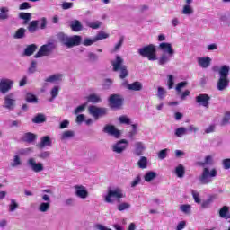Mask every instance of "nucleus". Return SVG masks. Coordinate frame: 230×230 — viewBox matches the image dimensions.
Masks as SVG:
<instances>
[{"instance_id":"obj_1","label":"nucleus","mask_w":230,"mask_h":230,"mask_svg":"<svg viewBox=\"0 0 230 230\" xmlns=\"http://www.w3.org/2000/svg\"><path fill=\"white\" fill-rule=\"evenodd\" d=\"M124 64L125 60L119 55H117L115 59L111 61L114 73H119V76L121 80H125V78L128 76V69H127V66Z\"/></svg>"},{"instance_id":"obj_2","label":"nucleus","mask_w":230,"mask_h":230,"mask_svg":"<svg viewBox=\"0 0 230 230\" xmlns=\"http://www.w3.org/2000/svg\"><path fill=\"white\" fill-rule=\"evenodd\" d=\"M58 39L63 46L66 48H75V46H80L82 44V36L74 35V36H67L64 32H59L58 34Z\"/></svg>"},{"instance_id":"obj_3","label":"nucleus","mask_w":230,"mask_h":230,"mask_svg":"<svg viewBox=\"0 0 230 230\" xmlns=\"http://www.w3.org/2000/svg\"><path fill=\"white\" fill-rule=\"evenodd\" d=\"M123 190L120 188H109L108 193L104 197V200L108 204H114V202H121V199H123Z\"/></svg>"},{"instance_id":"obj_4","label":"nucleus","mask_w":230,"mask_h":230,"mask_svg":"<svg viewBox=\"0 0 230 230\" xmlns=\"http://www.w3.org/2000/svg\"><path fill=\"white\" fill-rule=\"evenodd\" d=\"M218 175V172L215 168L209 171V168L204 167L201 174L199 177V181L200 184H211L213 182V179Z\"/></svg>"},{"instance_id":"obj_5","label":"nucleus","mask_w":230,"mask_h":230,"mask_svg":"<svg viewBox=\"0 0 230 230\" xmlns=\"http://www.w3.org/2000/svg\"><path fill=\"white\" fill-rule=\"evenodd\" d=\"M137 51L140 57H143L144 58H147V60H150V61L157 60V55L155 54L157 50L155 47L152 44L142 47L138 49Z\"/></svg>"},{"instance_id":"obj_6","label":"nucleus","mask_w":230,"mask_h":230,"mask_svg":"<svg viewBox=\"0 0 230 230\" xmlns=\"http://www.w3.org/2000/svg\"><path fill=\"white\" fill-rule=\"evenodd\" d=\"M124 100L125 99H123V96H121L120 94H111L108 100L109 106L111 107V109H115L116 111H118L121 109V107H123Z\"/></svg>"},{"instance_id":"obj_7","label":"nucleus","mask_w":230,"mask_h":230,"mask_svg":"<svg viewBox=\"0 0 230 230\" xmlns=\"http://www.w3.org/2000/svg\"><path fill=\"white\" fill-rule=\"evenodd\" d=\"M56 46L53 42H48L45 45H42L39 51L35 54V58H40V57H49L50 53H53V49H55Z\"/></svg>"},{"instance_id":"obj_8","label":"nucleus","mask_w":230,"mask_h":230,"mask_svg":"<svg viewBox=\"0 0 230 230\" xmlns=\"http://www.w3.org/2000/svg\"><path fill=\"white\" fill-rule=\"evenodd\" d=\"M88 112L94 118V119H99L103 116H107V108H99L96 106H89Z\"/></svg>"},{"instance_id":"obj_9","label":"nucleus","mask_w":230,"mask_h":230,"mask_svg":"<svg viewBox=\"0 0 230 230\" xmlns=\"http://www.w3.org/2000/svg\"><path fill=\"white\" fill-rule=\"evenodd\" d=\"M27 164L29 168L34 172V173H40V172H44V164L37 163V160H35L33 157L27 160Z\"/></svg>"},{"instance_id":"obj_10","label":"nucleus","mask_w":230,"mask_h":230,"mask_svg":"<svg viewBox=\"0 0 230 230\" xmlns=\"http://www.w3.org/2000/svg\"><path fill=\"white\" fill-rule=\"evenodd\" d=\"M17 105V99H15V95L13 93H10L4 97V109L7 111H13Z\"/></svg>"},{"instance_id":"obj_11","label":"nucleus","mask_w":230,"mask_h":230,"mask_svg":"<svg viewBox=\"0 0 230 230\" xmlns=\"http://www.w3.org/2000/svg\"><path fill=\"white\" fill-rule=\"evenodd\" d=\"M122 87L128 89V91H143V84L141 82L136 81L134 83L128 84V81H124L121 84Z\"/></svg>"},{"instance_id":"obj_12","label":"nucleus","mask_w":230,"mask_h":230,"mask_svg":"<svg viewBox=\"0 0 230 230\" xmlns=\"http://www.w3.org/2000/svg\"><path fill=\"white\" fill-rule=\"evenodd\" d=\"M212 71L215 73L218 72L219 78H229V65H223L220 68H218V66H213Z\"/></svg>"},{"instance_id":"obj_13","label":"nucleus","mask_w":230,"mask_h":230,"mask_svg":"<svg viewBox=\"0 0 230 230\" xmlns=\"http://www.w3.org/2000/svg\"><path fill=\"white\" fill-rule=\"evenodd\" d=\"M75 195L78 197V199H87L89 197V191L87 188L84 185H75Z\"/></svg>"},{"instance_id":"obj_14","label":"nucleus","mask_w":230,"mask_h":230,"mask_svg":"<svg viewBox=\"0 0 230 230\" xmlns=\"http://www.w3.org/2000/svg\"><path fill=\"white\" fill-rule=\"evenodd\" d=\"M128 145V142L126 139L119 140L112 146V151L115 152V154H123V152L127 150Z\"/></svg>"},{"instance_id":"obj_15","label":"nucleus","mask_w":230,"mask_h":230,"mask_svg":"<svg viewBox=\"0 0 230 230\" xmlns=\"http://www.w3.org/2000/svg\"><path fill=\"white\" fill-rule=\"evenodd\" d=\"M210 100L211 97H209V95L206 93H201L196 96V103H199V105H201V107H205L206 109L209 107Z\"/></svg>"},{"instance_id":"obj_16","label":"nucleus","mask_w":230,"mask_h":230,"mask_svg":"<svg viewBox=\"0 0 230 230\" xmlns=\"http://www.w3.org/2000/svg\"><path fill=\"white\" fill-rule=\"evenodd\" d=\"M158 49L165 55H175V50H173V45L168 42H162L158 46Z\"/></svg>"},{"instance_id":"obj_17","label":"nucleus","mask_w":230,"mask_h":230,"mask_svg":"<svg viewBox=\"0 0 230 230\" xmlns=\"http://www.w3.org/2000/svg\"><path fill=\"white\" fill-rule=\"evenodd\" d=\"M13 87V81L10 79H1L0 81V93L6 94L10 89Z\"/></svg>"},{"instance_id":"obj_18","label":"nucleus","mask_w":230,"mask_h":230,"mask_svg":"<svg viewBox=\"0 0 230 230\" xmlns=\"http://www.w3.org/2000/svg\"><path fill=\"white\" fill-rule=\"evenodd\" d=\"M102 132H104L105 134H109V136H113V137L117 138L121 136V132H119V130H118V128H116V127L112 125H106L103 128Z\"/></svg>"},{"instance_id":"obj_19","label":"nucleus","mask_w":230,"mask_h":230,"mask_svg":"<svg viewBox=\"0 0 230 230\" xmlns=\"http://www.w3.org/2000/svg\"><path fill=\"white\" fill-rule=\"evenodd\" d=\"M229 78L219 77L217 83V91H226L229 87Z\"/></svg>"},{"instance_id":"obj_20","label":"nucleus","mask_w":230,"mask_h":230,"mask_svg":"<svg viewBox=\"0 0 230 230\" xmlns=\"http://www.w3.org/2000/svg\"><path fill=\"white\" fill-rule=\"evenodd\" d=\"M46 146H53V141L49 136H44L38 144V148H46Z\"/></svg>"},{"instance_id":"obj_21","label":"nucleus","mask_w":230,"mask_h":230,"mask_svg":"<svg viewBox=\"0 0 230 230\" xmlns=\"http://www.w3.org/2000/svg\"><path fill=\"white\" fill-rule=\"evenodd\" d=\"M197 60L199 66L203 69H208V67L211 66V58L209 57L198 58Z\"/></svg>"},{"instance_id":"obj_22","label":"nucleus","mask_w":230,"mask_h":230,"mask_svg":"<svg viewBox=\"0 0 230 230\" xmlns=\"http://www.w3.org/2000/svg\"><path fill=\"white\" fill-rule=\"evenodd\" d=\"M146 150V147L145 146V144L143 142H136L135 143V155H137L140 157V155H143V153Z\"/></svg>"},{"instance_id":"obj_23","label":"nucleus","mask_w":230,"mask_h":230,"mask_svg":"<svg viewBox=\"0 0 230 230\" xmlns=\"http://www.w3.org/2000/svg\"><path fill=\"white\" fill-rule=\"evenodd\" d=\"M174 173L176 177H178L179 179H182V177H184V175L186 174V168H184V165L179 164L175 167Z\"/></svg>"},{"instance_id":"obj_24","label":"nucleus","mask_w":230,"mask_h":230,"mask_svg":"<svg viewBox=\"0 0 230 230\" xmlns=\"http://www.w3.org/2000/svg\"><path fill=\"white\" fill-rule=\"evenodd\" d=\"M172 57H173V55H170V54H162L160 56V58H158V64L159 66H165V64H168V62H170Z\"/></svg>"},{"instance_id":"obj_25","label":"nucleus","mask_w":230,"mask_h":230,"mask_svg":"<svg viewBox=\"0 0 230 230\" xmlns=\"http://www.w3.org/2000/svg\"><path fill=\"white\" fill-rule=\"evenodd\" d=\"M35 51H37V45L31 44L25 48L23 55H25V57H31V55H33Z\"/></svg>"},{"instance_id":"obj_26","label":"nucleus","mask_w":230,"mask_h":230,"mask_svg":"<svg viewBox=\"0 0 230 230\" xmlns=\"http://www.w3.org/2000/svg\"><path fill=\"white\" fill-rule=\"evenodd\" d=\"M51 208V203L50 202H41L38 206V211L40 213H48Z\"/></svg>"},{"instance_id":"obj_27","label":"nucleus","mask_w":230,"mask_h":230,"mask_svg":"<svg viewBox=\"0 0 230 230\" xmlns=\"http://www.w3.org/2000/svg\"><path fill=\"white\" fill-rule=\"evenodd\" d=\"M125 42V38L120 37L119 41L114 45V47L110 50V53H118L123 46V43Z\"/></svg>"},{"instance_id":"obj_28","label":"nucleus","mask_w":230,"mask_h":230,"mask_svg":"<svg viewBox=\"0 0 230 230\" xmlns=\"http://www.w3.org/2000/svg\"><path fill=\"white\" fill-rule=\"evenodd\" d=\"M73 137H75V131L66 130L61 134L60 139L61 141H67L69 139H73Z\"/></svg>"},{"instance_id":"obj_29","label":"nucleus","mask_w":230,"mask_h":230,"mask_svg":"<svg viewBox=\"0 0 230 230\" xmlns=\"http://www.w3.org/2000/svg\"><path fill=\"white\" fill-rule=\"evenodd\" d=\"M10 9L8 7H1L0 8V21H6L10 19L9 14Z\"/></svg>"},{"instance_id":"obj_30","label":"nucleus","mask_w":230,"mask_h":230,"mask_svg":"<svg viewBox=\"0 0 230 230\" xmlns=\"http://www.w3.org/2000/svg\"><path fill=\"white\" fill-rule=\"evenodd\" d=\"M227 125H230V111H226L220 121L221 127H227Z\"/></svg>"},{"instance_id":"obj_31","label":"nucleus","mask_w":230,"mask_h":230,"mask_svg":"<svg viewBox=\"0 0 230 230\" xmlns=\"http://www.w3.org/2000/svg\"><path fill=\"white\" fill-rule=\"evenodd\" d=\"M11 166L12 168L22 166V160H21V156H19V155L15 154V155L13 158V161L11 162Z\"/></svg>"},{"instance_id":"obj_32","label":"nucleus","mask_w":230,"mask_h":230,"mask_svg":"<svg viewBox=\"0 0 230 230\" xmlns=\"http://www.w3.org/2000/svg\"><path fill=\"white\" fill-rule=\"evenodd\" d=\"M156 177L157 172L154 171H149L144 175V180L146 181V182H152V181H154V179H155Z\"/></svg>"},{"instance_id":"obj_33","label":"nucleus","mask_w":230,"mask_h":230,"mask_svg":"<svg viewBox=\"0 0 230 230\" xmlns=\"http://www.w3.org/2000/svg\"><path fill=\"white\" fill-rule=\"evenodd\" d=\"M199 166H213L214 162H213V156L211 155H207L205 157L204 162H199L198 163Z\"/></svg>"},{"instance_id":"obj_34","label":"nucleus","mask_w":230,"mask_h":230,"mask_svg":"<svg viewBox=\"0 0 230 230\" xmlns=\"http://www.w3.org/2000/svg\"><path fill=\"white\" fill-rule=\"evenodd\" d=\"M70 28L72 31H82V23L78 20H75L71 22Z\"/></svg>"},{"instance_id":"obj_35","label":"nucleus","mask_w":230,"mask_h":230,"mask_svg":"<svg viewBox=\"0 0 230 230\" xmlns=\"http://www.w3.org/2000/svg\"><path fill=\"white\" fill-rule=\"evenodd\" d=\"M137 166L141 168V170H145L148 166V158L141 156L137 162Z\"/></svg>"},{"instance_id":"obj_36","label":"nucleus","mask_w":230,"mask_h":230,"mask_svg":"<svg viewBox=\"0 0 230 230\" xmlns=\"http://www.w3.org/2000/svg\"><path fill=\"white\" fill-rule=\"evenodd\" d=\"M39 28V21H31L28 26V31L30 33H35Z\"/></svg>"},{"instance_id":"obj_37","label":"nucleus","mask_w":230,"mask_h":230,"mask_svg":"<svg viewBox=\"0 0 230 230\" xmlns=\"http://www.w3.org/2000/svg\"><path fill=\"white\" fill-rule=\"evenodd\" d=\"M193 7L190 4L183 5L181 13L183 15H193Z\"/></svg>"},{"instance_id":"obj_38","label":"nucleus","mask_w":230,"mask_h":230,"mask_svg":"<svg viewBox=\"0 0 230 230\" xmlns=\"http://www.w3.org/2000/svg\"><path fill=\"white\" fill-rule=\"evenodd\" d=\"M168 93V92L166 91V89L159 86L157 88V93L156 96L158 98V100H164L166 98V94Z\"/></svg>"},{"instance_id":"obj_39","label":"nucleus","mask_w":230,"mask_h":230,"mask_svg":"<svg viewBox=\"0 0 230 230\" xmlns=\"http://www.w3.org/2000/svg\"><path fill=\"white\" fill-rule=\"evenodd\" d=\"M85 24H86V26H88V28H92V30H98V28H101V26H102V22H100V21H95V22L86 21Z\"/></svg>"},{"instance_id":"obj_40","label":"nucleus","mask_w":230,"mask_h":230,"mask_svg":"<svg viewBox=\"0 0 230 230\" xmlns=\"http://www.w3.org/2000/svg\"><path fill=\"white\" fill-rule=\"evenodd\" d=\"M26 37V29L20 28L13 34V39H24Z\"/></svg>"},{"instance_id":"obj_41","label":"nucleus","mask_w":230,"mask_h":230,"mask_svg":"<svg viewBox=\"0 0 230 230\" xmlns=\"http://www.w3.org/2000/svg\"><path fill=\"white\" fill-rule=\"evenodd\" d=\"M46 121V116L42 113H39L37 116H35L32 119V123L40 124L45 123Z\"/></svg>"},{"instance_id":"obj_42","label":"nucleus","mask_w":230,"mask_h":230,"mask_svg":"<svg viewBox=\"0 0 230 230\" xmlns=\"http://www.w3.org/2000/svg\"><path fill=\"white\" fill-rule=\"evenodd\" d=\"M63 75H60V74H58V75H50L49 77H48L45 82H50V83H53V82H62V78H63Z\"/></svg>"},{"instance_id":"obj_43","label":"nucleus","mask_w":230,"mask_h":230,"mask_svg":"<svg viewBox=\"0 0 230 230\" xmlns=\"http://www.w3.org/2000/svg\"><path fill=\"white\" fill-rule=\"evenodd\" d=\"M19 18L22 19L23 24H28L30 21L31 20V13H19Z\"/></svg>"},{"instance_id":"obj_44","label":"nucleus","mask_w":230,"mask_h":230,"mask_svg":"<svg viewBox=\"0 0 230 230\" xmlns=\"http://www.w3.org/2000/svg\"><path fill=\"white\" fill-rule=\"evenodd\" d=\"M180 211H181V213H184V215H191V205L190 204L181 205Z\"/></svg>"},{"instance_id":"obj_45","label":"nucleus","mask_w":230,"mask_h":230,"mask_svg":"<svg viewBox=\"0 0 230 230\" xmlns=\"http://www.w3.org/2000/svg\"><path fill=\"white\" fill-rule=\"evenodd\" d=\"M137 127H139V124H131L132 130L128 133L129 139H134V137L137 136Z\"/></svg>"},{"instance_id":"obj_46","label":"nucleus","mask_w":230,"mask_h":230,"mask_svg":"<svg viewBox=\"0 0 230 230\" xmlns=\"http://www.w3.org/2000/svg\"><path fill=\"white\" fill-rule=\"evenodd\" d=\"M118 119L121 125H132V120L127 115H122Z\"/></svg>"},{"instance_id":"obj_47","label":"nucleus","mask_w":230,"mask_h":230,"mask_svg":"<svg viewBox=\"0 0 230 230\" xmlns=\"http://www.w3.org/2000/svg\"><path fill=\"white\" fill-rule=\"evenodd\" d=\"M16 209H19V203L16 199H12L9 204V212L13 213Z\"/></svg>"},{"instance_id":"obj_48","label":"nucleus","mask_w":230,"mask_h":230,"mask_svg":"<svg viewBox=\"0 0 230 230\" xmlns=\"http://www.w3.org/2000/svg\"><path fill=\"white\" fill-rule=\"evenodd\" d=\"M59 91H60L59 86H54L50 91L51 98L49 99V102H53V100H55V98H57V96H58Z\"/></svg>"},{"instance_id":"obj_49","label":"nucleus","mask_w":230,"mask_h":230,"mask_svg":"<svg viewBox=\"0 0 230 230\" xmlns=\"http://www.w3.org/2000/svg\"><path fill=\"white\" fill-rule=\"evenodd\" d=\"M174 134L177 137H182V136H185V134H188V129L184 127H181L175 129Z\"/></svg>"},{"instance_id":"obj_50","label":"nucleus","mask_w":230,"mask_h":230,"mask_svg":"<svg viewBox=\"0 0 230 230\" xmlns=\"http://www.w3.org/2000/svg\"><path fill=\"white\" fill-rule=\"evenodd\" d=\"M24 139L27 143H33V141H35V139H37V135L33 134V133H26L24 135Z\"/></svg>"},{"instance_id":"obj_51","label":"nucleus","mask_w":230,"mask_h":230,"mask_svg":"<svg viewBox=\"0 0 230 230\" xmlns=\"http://www.w3.org/2000/svg\"><path fill=\"white\" fill-rule=\"evenodd\" d=\"M229 213V207L224 206L223 208H220L219 210V217L221 218H227V214Z\"/></svg>"},{"instance_id":"obj_52","label":"nucleus","mask_w":230,"mask_h":230,"mask_svg":"<svg viewBox=\"0 0 230 230\" xmlns=\"http://www.w3.org/2000/svg\"><path fill=\"white\" fill-rule=\"evenodd\" d=\"M88 102H91L92 103H101L102 102V98H100L99 95L91 94L88 97Z\"/></svg>"},{"instance_id":"obj_53","label":"nucleus","mask_w":230,"mask_h":230,"mask_svg":"<svg viewBox=\"0 0 230 230\" xmlns=\"http://www.w3.org/2000/svg\"><path fill=\"white\" fill-rule=\"evenodd\" d=\"M186 85H188V82L186 81L181 82L176 85V92L178 95H180L181 93H182V89H184Z\"/></svg>"},{"instance_id":"obj_54","label":"nucleus","mask_w":230,"mask_h":230,"mask_svg":"<svg viewBox=\"0 0 230 230\" xmlns=\"http://www.w3.org/2000/svg\"><path fill=\"white\" fill-rule=\"evenodd\" d=\"M26 102H28V103H38L39 99H37L35 95L28 93L26 96Z\"/></svg>"},{"instance_id":"obj_55","label":"nucleus","mask_w":230,"mask_h":230,"mask_svg":"<svg viewBox=\"0 0 230 230\" xmlns=\"http://www.w3.org/2000/svg\"><path fill=\"white\" fill-rule=\"evenodd\" d=\"M168 152H170V149L168 148L161 150L158 153V159H161V160L166 159V157H168Z\"/></svg>"},{"instance_id":"obj_56","label":"nucleus","mask_w":230,"mask_h":230,"mask_svg":"<svg viewBox=\"0 0 230 230\" xmlns=\"http://www.w3.org/2000/svg\"><path fill=\"white\" fill-rule=\"evenodd\" d=\"M141 184V176L140 175H137L133 181L130 182V186L131 188H136V186Z\"/></svg>"},{"instance_id":"obj_57","label":"nucleus","mask_w":230,"mask_h":230,"mask_svg":"<svg viewBox=\"0 0 230 230\" xmlns=\"http://www.w3.org/2000/svg\"><path fill=\"white\" fill-rule=\"evenodd\" d=\"M103 39H109V34L105 33L104 31L99 32L95 37L96 42H98V40H103Z\"/></svg>"},{"instance_id":"obj_58","label":"nucleus","mask_w":230,"mask_h":230,"mask_svg":"<svg viewBox=\"0 0 230 230\" xmlns=\"http://www.w3.org/2000/svg\"><path fill=\"white\" fill-rule=\"evenodd\" d=\"M191 194L192 197L194 199V201L196 202V204H200L201 199H200V194L199 192H197L196 190H191Z\"/></svg>"},{"instance_id":"obj_59","label":"nucleus","mask_w":230,"mask_h":230,"mask_svg":"<svg viewBox=\"0 0 230 230\" xmlns=\"http://www.w3.org/2000/svg\"><path fill=\"white\" fill-rule=\"evenodd\" d=\"M50 155H51V152H49V151H43V152H41L40 154L38 155V157L40 159H43L44 160V159H49Z\"/></svg>"},{"instance_id":"obj_60","label":"nucleus","mask_w":230,"mask_h":230,"mask_svg":"<svg viewBox=\"0 0 230 230\" xmlns=\"http://www.w3.org/2000/svg\"><path fill=\"white\" fill-rule=\"evenodd\" d=\"M31 152H32L31 148L20 149L16 153V155H28V154H30Z\"/></svg>"},{"instance_id":"obj_61","label":"nucleus","mask_w":230,"mask_h":230,"mask_svg":"<svg viewBox=\"0 0 230 230\" xmlns=\"http://www.w3.org/2000/svg\"><path fill=\"white\" fill-rule=\"evenodd\" d=\"M73 6H74L73 2H63L61 4L62 10H71Z\"/></svg>"},{"instance_id":"obj_62","label":"nucleus","mask_w":230,"mask_h":230,"mask_svg":"<svg viewBox=\"0 0 230 230\" xmlns=\"http://www.w3.org/2000/svg\"><path fill=\"white\" fill-rule=\"evenodd\" d=\"M98 60V55H96L93 52L88 53V62H97Z\"/></svg>"},{"instance_id":"obj_63","label":"nucleus","mask_w":230,"mask_h":230,"mask_svg":"<svg viewBox=\"0 0 230 230\" xmlns=\"http://www.w3.org/2000/svg\"><path fill=\"white\" fill-rule=\"evenodd\" d=\"M128 208H130V204L127 202H123L118 205L119 211H125V209H128Z\"/></svg>"},{"instance_id":"obj_64","label":"nucleus","mask_w":230,"mask_h":230,"mask_svg":"<svg viewBox=\"0 0 230 230\" xmlns=\"http://www.w3.org/2000/svg\"><path fill=\"white\" fill-rule=\"evenodd\" d=\"M35 71H37V61H31L28 72L33 74Z\"/></svg>"}]
</instances>
